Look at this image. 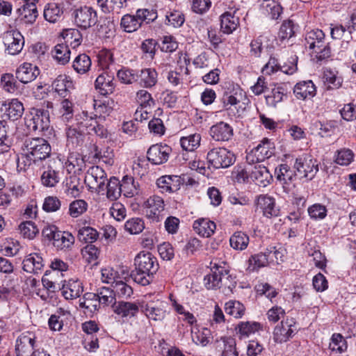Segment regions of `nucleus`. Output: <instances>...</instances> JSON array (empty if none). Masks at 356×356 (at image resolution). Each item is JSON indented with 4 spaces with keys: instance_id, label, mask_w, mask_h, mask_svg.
I'll list each match as a JSON object with an SVG mask.
<instances>
[{
    "instance_id": "f8f14e48",
    "label": "nucleus",
    "mask_w": 356,
    "mask_h": 356,
    "mask_svg": "<svg viewBox=\"0 0 356 356\" xmlns=\"http://www.w3.org/2000/svg\"><path fill=\"white\" fill-rule=\"evenodd\" d=\"M36 337L32 332L22 333L16 340V356H31L34 353Z\"/></svg>"
},
{
    "instance_id": "f704fd0d",
    "label": "nucleus",
    "mask_w": 356,
    "mask_h": 356,
    "mask_svg": "<svg viewBox=\"0 0 356 356\" xmlns=\"http://www.w3.org/2000/svg\"><path fill=\"white\" fill-rule=\"evenodd\" d=\"M20 21L25 24H33L35 22L38 12L35 3H25L17 10Z\"/></svg>"
},
{
    "instance_id": "bb28decb",
    "label": "nucleus",
    "mask_w": 356,
    "mask_h": 356,
    "mask_svg": "<svg viewBox=\"0 0 356 356\" xmlns=\"http://www.w3.org/2000/svg\"><path fill=\"white\" fill-rule=\"evenodd\" d=\"M24 106L22 102L16 99H13L9 103H3L1 111L3 115L12 121L17 120L23 114Z\"/></svg>"
},
{
    "instance_id": "e433bc0d",
    "label": "nucleus",
    "mask_w": 356,
    "mask_h": 356,
    "mask_svg": "<svg viewBox=\"0 0 356 356\" xmlns=\"http://www.w3.org/2000/svg\"><path fill=\"white\" fill-rule=\"evenodd\" d=\"M309 49L311 50V60L317 65H322L331 56L329 46H309Z\"/></svg>"
},
{
    "instance_id": "3c124183",
    "label": "nucleus",
    "mask_w": 356,
    "mask_h": 356,
    "mask_svg": "<svg viewBox=\"0 0 356 356\" xmlns=\"http://www.w3.org/2000/svg\"><path fill=\"white\" fill-rule=\"evenodd\" d=\"M245 308L243 304L236 300H229L225 305L227 314L234 318H241L245 313Z\"/></svg>"
},
{
    "instance_id": "f3484780",
    "label": "nucleus",
    "mask_w": 356,
    "mask_h": 356,
    "mask_svg": "<svg viewBox=\"0 0 356 356\" xmlns=\"http://www.w3.org/2000/svg\"><path fill=\"white\" fill-rule=\"evenodd\" d=\"M97 297L96 293L88 292L86 293L83 298L79 299V308L83 310L86 316L92 317L100 309L101 307Z\"/></svg>"
},
{
    "instance_id": "1a4fd4ad",
    "label": "nucleus",
    "mask_w": 356,
    "mask_h": 356,
    "mask_svg": "<svg viewBox=\"0 0 356 356\" xmlns=\"http://www.w3.org/2000/svg\"><path fill=\"white\" fill-rule=\"evenodd\" d=\"M275 145L268 138H263L246 156L248 163H260L270 158L275 153Z\"/></svg>"
},
{
    "instance_id": "603ef678",
    "label": "nucleus",
    "mask_w": 356,
    "mask_h": 356,
    "mask_svg": "<svg viewBox=\"0 0 356 356\" xmlns=\"http://www.w3.org/2000/svg\"><path fill=\"white\" fill-rule=\"evenodd\" d=\"M120 24L124 30L129 33L136 31L141 26L140 21L137 17V13H136V15H124L121 19Z\"/></svg>"
},
{
    "instance_id": "72a5a7b5",
    "label": "nucleus",
    "mask_w": 356,
    "mask_h": 356,
    "mask_svg": "<svg viewBox=\"0 0 356 356\" xmlns=\"http://www.w3.org/2000/svg\"><path fill=\"white\" fill-rule=\"evenodd\" d=\"M195 232L202 237L211 236L216 230V223L208 218H200L193 222Z\"/></svg>"
},
{
    "instance_id": "c756f323",
    "label": "nucleus",
    "mask_w": 356,
    "mask_h": 356,
    "mask_svg": "<svg viewBox=\"0 0 356 356\" xmlns=\"http://www.w3.org/2000/svg\"><path fill=\"white\" fill-rule=\"evenodd\" d=\"M180 182V177L165 175L157 179L156 185L161 193H173L179 189Z\"/></svg>"
},
{
    "instance_id": "6e6552de",
    "label": "nucleus",
    "mask_w": 356,
    "mask_h": 356,
    "mask_svg": "<svg viewBox=\"0 0 356 356\" xmlns=\"http://www.w3.org/2000/svg\"><path fill=\"white\" fill-rule=\"evenodd\" d=\"M168 303L159 299L142 302L140 311L149 321H162L167 315Z\"/></svg>"
},
{
    "instance_id": "a18cd8bd",
    "label": "nucleus",
    "mask_w": 356,
    "mask_h": 356,
    "mask_svg": "<svg viewBox=\"0 0 356 356\" xmlns=\"http://www.w3.org/2000/svg\"><path fill=\"white\" fill-rule=\"evenodd\" d=\"M157 72L154 69L146 68L142 70L138 74L140 83L146 88H151L157 82Z\"/></svg>"
},
{
    "instance_id": "338daca9",
    "label": "nucleus",
    "mask_w": 356,
    "mask_h": 356,
    "mask_svg": "<svg viewBox=\"0 0 356 356\" xmlns=\"http://www.w3.org/2000/svg\"><path fill=\"white\" fill-rule=\"evenodd\" d=\"M136 99L140 107L150 108L155 104L151 94L145 90H140L136 93Z\"/></svg>"
},
{
    "instance_id": "4d7b16f0",
    "label": "nucleus",
    "mask_w": 356,
    "mask_h": 356,
    "mask_svg": "<svg viewBox=\"0 0 356 356\" xmlns=\"http://www.w3.org/2000/svg\"><path fill=\"white\" fill-rule=\"evenodd\" d=\"M145 228L144 221L140 218H132L124 224V229L131 234H138Z\"/></svg>"
},
{
    "instance_id": "ddd939ff",
    "label": "nucleus",
    "mask_w": 356,
    "mask_h": 356,
    "mask_svg": "<svg viewBox=\"0 0 356 356\" xmlns=\"http://www.w3.org/2000/svg\"><path fill=\"white\" fill-rule=\"evenodd\" d=\"M298 58L296 55L291 56V65L287 66L286 63H284L281 65L277 58L270 56L268 62L262 68V72L270 75L277 72L278 70H280L286 74H293L298 70Z\"/></svg>"
},
{
    "instance_id": "a878e982",
    "label": "nucleus",
    "mask_w": 356,
    "mask_h": 356,
    "mask_svg": "<svg viewBox=\"0 0 356 356\" xmlns=\"http://www.w3.org/2000/svg\"><path fill=\"white\" fill-rule=\"evenodd\" d=\"M251 179L257 185L265 187L270 184L273 176L266 166L259 164L252 166Z\"/></svg>"
},
{
    "instance_id": "5fc2aeb1",
    "label": "nucleus",
    "mask_w": 356,
    "mask_h": 356,
    "mask_svg": "<svg viewBox=\"0 0 356 356\" xmlns=\"http://www.w3.org/2000/svg\"><path fill=\"white\" fill-rule=\"evenodd\" d=\"M201 136L198 134L189 135L188 136L181 137L180 144L183 149L192 152L197 149L200 145Z\"/></svg>"
},
{
    "instance_id": "774afa93",
    "label": "nucleus",
    "mask_w": 356,
    "mask_h": 356,
    "mask_svg": "<svg viewBox=\"0 0 356 356\" xmlns=\"http://www.w3.org/2000/svg\"><path fill=\"white\" fill-rule=\"evenodd\" d=\"M221 340L224 344V349L222 356H238L236 349L235 340L231 337H222Z\"/></svg>"
},
{
    "instance_id": "cd10ccee",
    "label": "nucleus",
    "mask_w": 356,
    "mask_h": 356,
    "mask_svg": "<svg viewBox=\"0 0 356 356\" xmlns=\"http://www.w3.org/2000/svg\"><path fill=\"white\" fill-rule=\"evenodd\" d=\"M83 291V286L79 280L71 279L63 285L62 295L66 300H73L80 297Z\"/></svg>"
},
{
    "instance_id": "5701e85b",
    "label": "nucleus",
    "mask_w": 356,
    "mask_h": 356,
    "mask_svg": "<svg viewBox=\"0 0 356 356\" xmlns=\"http://www.w3.org/2000/svg\"><path fill=\"white\" fill-rule=\"evenodd\" d=\"M23 270L29 273L38 274L44 267L42 257L38 253H31L23 260Z\"/></svg>"
},
{
    "instance_id": "680f3d73",
    "label": "nucleus",
    "mask_w": 356,
    "mask_h": 356,
    "mask_svg": "<svg viewBox=\"0 0 356 356\" xmlns=\"http://www.w3.org/2000/svg\"><path fill=\"white\" fill-rule=\"evenodd\" d=\"M19 229L21 234L24 238H27L29 239H33L39 232V229L35 223L31 221L22 222L19 226Z\"/></svg>"
},
{
    "instance_id": "6ab92c4d",
    "label": "nucleus",
    "mask_w": 356,
    "mask_h": 356,
    "mask_svg": "<svg viewBox=\"0 0 356 356\" xmlns=\"http://www.w3.org/2000/svg\"><path fill=\"white\" fill-rule=\"evenodd\" d=\"M39 74V68L29 63H24L19 65L15 72L16 78L23 83L34 81Z\"/></svg>"
},
{
    "instance_id": "a19ab883",
    "label": "nucleus",
    "mask_w": 356,
    "mask_h": 356,
    "mask_svg": "<svg viewBox=\"0 0 356 356\" xmlns=\"http://www.w3.org/2000/svg\"><path fill=\"white\" fill-rule=\"evenodd\" d=\"M271 252H260L252 255L249 259V266L248 269L250 271H254L261 267L266 266L268 264V259Z\"/></svg>"
},
{
    "instance_id": "7ed1b4c3",
    "label": "nucleus",
    "mask_w": 356,
    "mask_h": 356,
    "mask_svg": "<svg viewBox=\"0 0 356 356\" xmlns=\"http://www.w3.org/2000/svg\"><path fill=\"white\" fill-rule=\"evenodd\" d=\"M21 150L38 162L49 157L51 147L49 142L42 138H27L23 142Z\"/></svg>"
},
{
    "instance_id": "7c9ffc66",
    "label": "nucleus",
    "mask_w": 356,
    "mask_h": 356,
    "mask_svg": "<svg viewBox=\"0 0 356 356\" xmlns=\"http://www.w3.org/2000/svg\"><path fill=\"white\" fill-rule=\"evenodd\" d=\"M65 134L67 138L66 145L70 150L82 145L85 138L84 133L82 131L74 126H70L66 128Z\"/></svg>"
},
{
    "instance_id": "69168bd1",
    "label": "nucleus",
    "mask_w": 356,
    "mask_h": 356,
    "mask_svg": "<svg viewBox=\"0 0 356 356\" xmlns=\"http://www.w3.org/2000/svg\"><path fill=\"white\" fill-rule=\"evenodd\" d=\"M117 76L119 80L126 84H131L138 79V74L133 70L122 69L118 72Z\"/></svg>"
},
{
    "instance_id": "6e6d98bb",
    "label": "nucleus",
    "mask_w": 356,
    "mask_h": 356,
    "mask_svg": "<svg viewBox=\"0 0 356 356\" xmlns=\"http://www.w3.org/2000/svg\"><path fill=\"white\" fill-rule=\"evenodd\" d=\"M275 173L277 179L285 184L287 181H291L295 177V172L286 163L280 164L276 169Z\"/></svg>"
},
{
    "instance_id": "0e129e2a",
    "label": "nucleus",
    "mask_w": 356,
    "mask_h": 356,
    "mask_svg": "<svg viewBox=\"0 0 356 356\" xmlns=\"http://www.w3.org/2000/svg\"><path fill=\"white\" fill-rule=\"evenodd\" d=\"M115 296L119 298H127L133 294L132 288L122 281H118L113 285Z\"/></svg>"
},
{
    "instance_id": "423d86ee",
    "label": "nucleus",
    "mask_w": 356,
    "mask_h": 356,
    "mask_svg": "<svg viewBox=\"0 0 356 356\" xmlns=\"http://www.w3.org/2000/svg\"><path fill=\"white\" fill-rule=\"evenodd\" d=\"M318 161L310 154L298 156L294 162L293 168L302 177L312 180L318 172Z\"/></svg>"
},
{
    "instance_id": "052dcab7",
    "label": "nucleus",
    "mask_w": 356,
    "mask_h": 356,
    "mask_svg": "<svg viewBox=\"0 0 356 356\" xmlns=\"http://www.w3.org/2000/svg\"><path fill=\"white\" fill-rule=\"evenodd\" d=\"M88 209V203L83 200H76L70 204L69 214L72 218H77Z\"/></svg>"
},
{
    "instance_id": "dca6fc26",
    "label": "nucleus",
    "mask_w": 356,
    "mask_h": 356,
    "mask_svg": "<svg viewBox=\"0 0 356 356\" xmlns=\"http://www.w3.org/2000/svg\"><path fill=\"white\" fill-rule=\"evenodd\" d=\"M172 148L165 144L152 145L147 152V157L149 161L154 165H161L168 161Z\"/></svg>"
},
{
    "instance_id": "9d476101",
    "label": "nucleus",
    "mask_w": 356,
    "mask_h": 356,
    "mask_svg": "<svg viewBox=\"0 0 356 356\" xmlns=\"http://www.w3.org/2000/svg\"><path fill=\"white\" fill-rule=\"evenodd\" d=\"M76 124L80 127H86L90 131H93L95 134L102 138H107L108 132L99 120L92 115H89L87 111H82L81 113L75 116Z\"/></svg>"
},
{
    "instance_id": "bf43d9fd",
    "label": "nucleus",
    "mask_w": 356,
    "mask_h": 356,
    "mask_svg": "<svg viewBox=\"0 0 356 356\" xmlns=\"http://www.w3.org/2000/svg\"><path fill=\"white\" fill-rule=\"evenodd\" d=\"M98 236L99 234L97 230L88 226H84L78 231L79 240L83 241L86 243H90V244L97 240Z\"/></svg>"
},
{
    "instance_id": "49530a36",
    "label": "nucleus",
    "mask_w": 356,
    "mask_h": 356,
    "mask_svg": "<svg viewBox=\"0 0 356 356\" xmlns=\"http://www.w3.org/2000/svg\"><path fill=\"white\" fill-rule=\"evenodd\" d=\"M230 245L235 250H245L249 243V236L242 232H236L230 237Z\"/></svg>"
},
{
    "instance_id": "de8ad7c7",
    "label": "nucleus",
    "mask_w": 356,
    "mask_h": 356,
    "mask_svg": "<svg viewBox=\"0 0 356 356\" xmlns=\"http://www.w3.org/2000/svg\"><path fill=\"white\" fill-rule=\"evenodd\" d=\"M261 329V324L254 321L241 322L236 327V330L242 337H249Z\"/></svg>"
},
{
    "instance_id": "4c0bfd02",
    "label": "nucleus",
    "mask_w": 356,
    "mask_h": 356,
    "mask_svg": "<svg viewBox=\"0 0 356 356\" xmlns=\"http://www.w3.org/2000/svg\"><path fill=\"white\" fill-rule=\"evenodd\" d=\"M232 86V90L225 91L221 102L223 104V108L225 110H229L232 106H235L240 102L238 96L241 95V90L238 86L236 88Z\"/></svg>"
},
{
    "instance_id": "37998d69",
    "label": "nucleus",
    "mask_w": 356,
    "mask_h": 356,
    "mask_svg": "<svg viewBox=\"0 0 356 356\" xmlns=\"http://www.w3.org/2000/svg\"><path fill=\"white\" fill-rule=\"evenodd\" d=\"M107 197L111 200H117L121 195L122 187L119 179L115 177H112L106 182Z\"/></svg>"
},
{
    "instance_id": "393cba45",
    "label": "nucleus",
    "mask_w": 356,
    "mask_h": 356,
    "mask_svg": "<svg viewBox=\"0 0 356 356\" xmlns=\"http://www.w3.org/2000/svg\"><path fill=\"white\" fill-rule=\"evenodd\" d=\"M293 93L298 99L305 100L314 97L316 88L312 81H302L295 85Z\"/></svg>"
},
{
    "instance_id": "2eb2a0df",
    "label": "nucleus",
    "mask_w": 356,
    "mask_h": 356,
    "mask_svg": "<svg viewBox=\"0 0 356 356\" xmlns=\"http://www.w3.org/2000/svg\"><path fill=\"white\" fill-rule=\"evenodd\" d=\"M297 330L296 323L293 318H286L276 325L273 331V339L277 343L287 341Z\"/></svg>"
},
{
    "instance_id": "0eeeda50",
    "label": "nucleus",
    "mask_w": 356,
    "mask_h": 356,
    "mask_svg": "<svg viewBox=\"0 0 356 356\" xmlns=\"http://www.w3.org/2000/svg\"><path fill=\"white\" fill-rule=\"evenodd\" d=\"M107 176L105 171L97 165L90 167L86 173L84 182L88 190L100 193L105 191Z\"/></svg>"
},
{
    "instance_id": "4468645a",
    "label": "nucleus",
    "mask_w": 356,
    "mask_h": 356,
    "mask_svg": "<svg viewBox=\"0 0 356 356\" xmlns=\"http://www.w3.org/2000/svg\"><path fill=\"white\" fill-rule=\"evenodd\" d=\"M164 207L163 200L157 195L150 196L143 204L145 216L155 222L160 221Z\"/></svg>"
},
{
    "instance_id": "f257e3e1",
    "label": "nucleus",
    "mask_w": 356,
    "mask_h": 356,
    "mask_svg": "<svg viewBox=\"0 0 356 356\" xmlns=\"http://www.w3.org/2000/svg\"><path fill=\"white\" fill-rule=\"evenodd\" d=\"M134 266L131 276L135 282L142 286L149 284L159 269L158 261L150 252L138 253L135 257Z\"/></svg>"
},
{
    "instance_id": "aec40b11",
    "label": "nucleus",
    "mask_w": 356,
    "mask_h": 356,
    "mask_svg": "<svg viewBox=\"0 0 356 356\" xmlns=\"http://www.w3.org/2000/svg\"><path fill=\"white\" fill-rule=\"evenodd\" d=\"M257 204L263 213V215L267 218L277 216L279 209L276 207L275 200L273 197L266 194L260 195L257 197Z\"/></svg>"
},
{
    "instance_id": "09e8293b",
    "label": "nucleus",
    "mask_w": 356,
    "mask_h": 356,
    "mask_svg": "<svg viewBox=\"0 0 356 356\" xmlns=\"http://www.w3.org/2000/svg\"><path fill=\"white\" fill-rule=\"evenodd\" d=\"M211 332L207 328L199 330L197 328L192 329L191 337L193 341L202 346H206L210 341Z\"/></svg>"
},
{
    "instance_id": "864d4df0",
    "label": "nucleus",
    "mask_w": 356,
    "mask_h": 356,
    "mask_svg": "<svg viewBox=\"0 0 356 356\" xmlns=\"http://www.w3.org/2000/svg\"><path fill=\"white\" fill-rule=\"evenodd\" d=\"M70 54L68 46H54L51 51L53 58L60 65H65L69 62Z\"/></svg>"
},
{
    "instance_id": "2f4dec72",
    "label": "nucleus",
    "mask_w": 356,
    "mask_h": 356,
    "mask_svg": "<svg viewBox=\"0 0 356 356\" xmlns=\"http://www.w3.org/2000/svg\"><path fill=\"white\" fill-rule=\"evenodd\" d=\"M234 12L227 11L220 16V29L225 33H232L239 26V17Z\"/></svg>"
},
{
    "instance_id": "58836bf2",
    "label": "nucleus",
    "mask_w": 356,
    "mask_h": 356,
    "mask_svg": "<svg viewBox=\"0 0 356 356\" xmlns=\"http://www.w3.org/2000/svg\"><path fill=\"white\" fill-rule=\"evenodd\" d=\"M74 243V236L67 232L59 231L56 234L53 241L54 245L60 250H67L72 248Z\"/></svg>"
},
{
    "instance_id": "c9c22d12",
    "label": "nucleus",
    "mask_w": 356,
    "mask_h": 356,
    "mask_svg": "<svg viewBox=\"0 0 356 356\" xmlns=\"http://www.w3.org/2000/svg\"><path fill=\"white\" fill-rule=\"evenodd\" d=\"M113 309L122 317H133L138 312L139 307L134 302L120 301L113 305Z\"/></svg>"
},
{
    "instance_id": "a211bd4d",
    "label": "nucleus",
    "mask_w": 356,
    "mask_h": 356,
    "mask_svg": "<svg viewBox=\"0 0 356 356\" xmlns=\"http://www.w3.org/2000/svg\"><path fill=\"white\" fill-rule=\"evenodd\" d=\"M114 76L108 72H102L95 81V90L102 95L112 94L115 90Z\"/></svg>"
},
{
    "instance_id": "4be33fe9",
    "label": "nucleus",
    "mask_w": 356,
    "mask_h": 356,
    "mask_svg": "<svg viewBox=\"0 0 356 356\" xmlns=\"http://www.w3.org/2000/svg\"><path fill=\"white\" fill-rule=\"evenodd\" d=\"M52 88L59 96L66 98L70 95L71 90L74 88V84L69 76L60 74L52 83Z\"/></svg>"
},
{
    "instance_id": "79ce46f5",
    "label": "nucleus",
    "mask_w": 356,
    "mask_h": 356,
    "mask_svg": "<svg viewBox=\"0 0 356 356\" xmlns=\"http://www.w3.org/2000/svg\"><path fill=\"white\" fill-rule=\"evenodd\" d=\"M260 6L273 19H278L282 12V6L275 0H262Z\"/></svg>"
},
{
    "instance_id": "f03ea898",
    "label": "nucleus",
    "mask_w": 356,
    "mask_h": 356,
    "mask_svg": "<svg viewBox=\"0 0 356 356\" xmlns=\"http://www.w3.org/2000/svg\"><path fill=\"white\" fill-rule=\"evenodd\" d=\"M204 282L209 290L223 287L232 291L236 284L235 277L229 274V270L225 266L216 264L211 266V273L204 277Z\"/></svg>"
},
{
    "instance_id": "e2e57ef3",
    "label": "nucleus",
    "mask_w": 356,
    "mask_h": 356,
    "mask_svg": "<svg viewBox=\"0 0 356 356\" xmlns=\"http://www.w3.org/2000/svg\"><path fill=\"white\" fill-rule=\"evenodd\" d=\"M354 158V154L349 149H341L337 152L335 162L340 165H348Z\"/></svg>"
},
{
    "instance_id": "20e7f679",
    "label": "nucleus",
    "mask_w": 356,
    "mask_h": 356,
    "mask_svg": "<svg viewBox=\"0 0 356 356\" xmlns=\"http://www.w3.org/2000/svg\"><path fill=\"white\" fill-rule=\"evenodd\" d=\"M207 159L210 165L215 169L227 168L234 164L235 155L225 147H213L207 155Z\"/></svg>"
},
{
    "instance_id": "b1692460",
    "label": "nucleus",
    "mask_w": 356,
    "mask_h": 356,
    "mask_svg": "<svg viewBox=\"0 0 356 356\" xmlns=\"http://www.w3.org/2000/svg\"><path fill=\"white\" fill-rule=\"evenodd\" d=\"M60 180V171L56 165H49L41 175V184L47 188L55 187Z\"/></svg>"
},
{
    "instance_id": "473e14b6",
    "label": "nucleus",
    "mask_w": 356,
    "mask_h": 356,
    "mask_svg": "<svg viewBox=\"0 0 356 356\" xmlns=\"http://www.w3.org/2000/svg\"><path fill=\"white\" fill-rule=\"evenodd\" d=\"M287 92L286 85H275L270 92L265 97L266 104L270 107L275 108L279 103L283 101L284 97H286Z\"/></svg>"
},
{
    "instance_id": "8fccbe9b",
    "label": "nucleus",
    "mask_w": 356,
    "mask_h": 356,
    "mask_svg": "<svg viewBox=\"0 0 356 356\" xmlns=\"http://www.w3.org/2000/svg\"><path fill=\"white\" fill-rule=\"evenodd\" d=\"M91 66V60L90 57L82 54L77 56L73 62V68L79 74H85Z\"/></svg>"
},
{
    "instance_id": "c03bdc74",
    "label": "nucleus",
    "mask_w": 356,
    "mask_h": 356,
    "mask_svg": "<svg viewBox=\"0 0 356 356\" xmlns=\"http://www.w3.org/2000/svg\"><path fill=\"white\" fill-rule=\"evenodd\" d=\"M98 296V302L99 305L106 307L111 305L112 306L116 302L115 293L113 289L108 287H102L99 289L96 293Z\"/></svg>"
},
{
    "instance_id": "13d9d810",
    "label": "nucleus",
    "mask_w": 356,
    "mask_h": 356,
    "mask_svg": "<svg viewBox=\"0 0 356 356\" xmlns=\"http://www.w3.org/2000/svg\"><path fill=\"white\" fill-rule=\"evenodd\" d=\"M122 192L124 193L127 197H132L138 193V184H136L134 179L132 177L125 176L122 180Z\"/></svg>"
},
{
    "instance_id": "ea45409f",
    "label": "nucleus",
    "mask_w": 356,
    "mask_h": 356,
    "mask_svg": "<svg viewBox=\"0 0 356 356\" xmlns=\"http://www.w3.org/2000/svg\"><path fill=\"white\" fill-rule=\"evenodd\" d=\"M63 14V7L56 3H48L44 10V19L51 23H55L59 21Z\"/></svg>"
},
{
    "instance_id": "412c9836",
    "label": "nucleus",
    "mask_w": 356,
    "mask_h": 356,
    "mask_svg": "<svg viewBox=\"0 0 356 356\" xmlns=\"http://www.w3.org/2000/svg\"><path fill=\"white\" fill-rule=\"evenodd\" d=\"M209 134L216 141H228L233 136V129L229 124L220 122L210 128Z\"/></svg>"
},
{
    "instance_id": "9b49d317",
    "label": "nucleus",
    "mask_w": 356,
    "mask_h": 356,
    "mask_svg": "<svg viewBox=\"0 0 356 356\" xmlns=\"http://www.w3.org/2000/svg\"><path fill=\"white\" fill-rule=\"evenodd\" d=\"M75 24L83 29L95 26L98 22L97 11L90 6H83L73 12Z\"/></svg>"
},
{
    "instance_id": "c85d7f7f",
    "label": "nucleus",
    "mask_w": 356,
    "mask_h": 356,
    "mask_svg": "<svg viewBox=\"0 0 356 356\" xmlns=\"http://www.w3.org/2000/svg\"><path fill=\"white\" fill-rule=\"evenodd\" d=\"M82 34L76 29H64L57 36V44H81Z\"/></svg>"
},
{
    "instance_id": "39448f33",
    "label": "nucleus",
    "mask_w": 356,
    "mask_h": 356,
    "mask_svg": "<svg viewBox=\"0 0 356 356\" xmlns=\"http://www.w3.org/2000/svg\"><path fill=\"white\" fill-rule=\"evenodd\" d=\"M25 124L33 131L42 132L50 127L49 113L44 108H32L25 117Z\"/></svg>"
}]
</instances>
